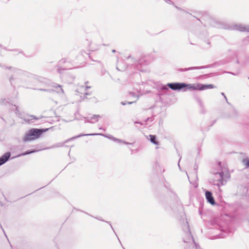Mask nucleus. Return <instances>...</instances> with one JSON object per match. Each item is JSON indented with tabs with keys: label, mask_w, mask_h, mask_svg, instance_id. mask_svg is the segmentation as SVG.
I'll list each match as a JSON object with an SVG mask.
<instances>
[{
	"label": "nucleus",
	"mask_w": 249,
	"mask_h": 249,
	"mask_svg": "<svg viewBox=\"0 0 249 249\" xmlns=\"http://www.w3.org/2000/svg\"><path fill=\"white\" fill-rule=\"evenodd\" d=\"M101 116L99 115H94L91 117L86 118V122L89 123H95L98 121V118H100Z\"/></svg>",
	"instance_id": "a211bd4d"
},
{
	"label": "nucleus",
	"mask_w": 249,
	"mask_h": 249,
	"mask_svg": "<svg viewBox=\"0 0 249 249\" xmlns=\"http://www.w3.org/2000/svg\"><path fill=\"white\" fill-rule=\"evenodd\" d=\"M153 120H154L153 117H148V118H147L145 120V121H144V122H152Z\"/></svg>",
	"instance_id": "2f4dec72"
},
{
	"label": "nucleus",
	"mask_w": 249,
	"mask_h": 249,
	"mask_svg": "<svg viewBox=\"0 0 249 249\" xmlns=\"http://www.w3.org/2000/svg\"><path fill=\"white\" fill-rule=\"evenodd\" d=\"M197 87L198 90H203L210 89H213L215 87L213 84H203L198 83L197 84Z\"/></svg>",
	"instance_id": "dca6fc26"
},
{
	"label": "nucleus",
	"mask_w": 249,
	"mask_h": 249,
	"mask_svg": "<svg viewBox=\"0 0 249 249\" xmlns=\"http://www.w3.org/2000/svg\"><path fill=\"white\" fill-rule=\"evenodd\" d=\"M1 118L2 119V120L4 122H5V120L3 118H2V117H1Z\"/></svg>",
	"instance_id": "3c124183"
},
{
	"label": "nucleus",
	"mask_w": 249,
	"mask_h": 249,
	"mask_svg": "<svg viewBox=\"0 0 249 249\" xmlns=\"http://www.w3.org/2000/svg\"><path fill=\"white\" fill-rule=\"evenodd\" d=\"M39 150H36V149L28 150H27V151H25V152H24L23 153H21L18 154L17 157H19L25 156V155H29V154H31L36 152H37Z\"/></svg>",
	"instance_id": "412c9836"
},
{
	"label": "nucleus",
	"mask_w": 249,
	"mask_h": 249,
	"mask_svg": "<svg viewBox=\"0 0 249 249\" xmlns=\"http://www.w3.org/2000/svg\"><path fill=\"white\" fill-rule=\"evenodd\" d=\"M48 130L46 129H38L33 128L28 131L22 138L24 142L34 141L39 138L43 133Z\"/></svg>",
	"instance_id": "20e7f679"
},
{
	"label": "nucleus",
	"mask_w": 249,
	"mask_h": 249,
	"mask_svg": "<svg viewBox=\"0 0 249 249\" xmlns=\"http://www.w3.org/2000/svg\"><path fill=\"white\" fill-rule=\"evenodd\" d=\"M121 105H122L123 106H125L126 105V102H124V101H122L121 102Z\"/></svg>",
	"instance_id": "a19ab883"
},
{
	"label": "nucleus",
	"mask_w": 249,
	"mask_h": 249,
	"mask_svg": "<svg viewBox=\"0 0 249 249\" xmlns=\"http://www.w3.org/2000/svg\"><path fill=\"white\" fill-rule=\"evenodd\" d=\"M210 24L213 27L219 29L249 32V25L235 23L228 24L213 18L210 19Z\"/></svg>",
	"instance_id": "f03ea898"
},
{
	"label": "nucleus",
	"mask_w": 249,
	"mask_h": 249,
	"mask_svg": "<svg viewBox=\"0 0 249 249\" xmlns=\"http://www.w3.org/2000/svg\"><path fill=\"white\" fill-rule=\"evenodd\" d=\"M149 64V61L145 56L141 57L136 64V69L140 71H144L142 66H147Z\"/></svg>",
	"instance_id": "0eeeda50"
},
{
	"label": "nucleus",
	"mask_w": 249,
	"mask_h": 249,
	"mask_svg": "<svg viewBox=\"0 0 249 249\" xmlns=\"http://www.w3.org/2000/svg\"><path fill=\"white\" fill-rule=\"evenodd\" d=\"M175 7L178 10H181V11H183L181 8L176 6V5H175Z\"/></svg>",
	"instance_id": "ea45409f"
},
{
	"label": "nucleus",
	"mask_w": 249,
	"mask_h": 249,
	"mask_svg": "<svg viewBox=\"0 0 249 249\" xmlns=\"http://www.w3.org/2000/svg\"><path fill=\"white\" fill-rule=\"evenodd\" d=\"M72 63L67 58H62L60 60L57 66V71L63 76L65 71L67 70L72 69Z\"/></svg>",
	"instance_id": "39448f33"
},
{
	"label": "nucleus",
	"mask_w": 249,
	"mask_h": 249,
	"mask_svg": "<svg viewBox=\"0 0 249 249\" xmlns=\"http://www.w3.org/2000/svg\"><path fill=\"white\" fill-rule=\"evenodd\" d=\"M206 199L208 203L212 205L215 204V201L213 196V194L211 191L206 190L205 191Z\"/></svg>",
	"instance_id": "9b49d317"
},
{
	"label": "nucleus",
	"mask_w": 249,
	"mask_h": 249,
	"mask_svg": "<svg viewBox=\"0 0 249 249\" xmlns=\"http://www.w3.org/2000/svg\"><path fill=\"white\" fill-rule=\"evenodd\" d=\"M236 63H237V64H239V60H238V59H237V60H236Z\"/></svg>",
	"instance_id": "49530a36"
},
{
	"label": "nucleus",
	"mask_w": 249,
	"mask_h": 249,
	"mask_svg": "<svg viewBox=\"0 0 249 249\" xmlns=\"http://www.w3.org/2000/svg\"><path fill=\"white\" fill-rule=\"evenodd\" d=\"M131 57L130 55H129L128 57H127V59H129V58H130Z\"/></svg>",
	"instance_id": "8fccbe9b"
},
{
	"label": "nucleus",
	"mask_w": 249,
	"mask_h": 249,
	"mask_svg": "<svg viewBox=\"0 0 249 249\" xmlns=\"http://www.w3.org/2000/svg\"><path fill=\"white\" fill-rule=\"evenodd\" d=\"M70 151H71V150H70V151H69V155H70Z\"/></svg>",
	"instance_id": "6e6d98bb"
},
{
	"label": "nucleus",
	"mask_w": 249,
	"mask_h": 249,
	"mask_svg": "<svg viewBox=\"0 0 249 249\" xmlns=\"http://www.w3.org/2000/svg\"><path fill=\"white\" fill-rule=\"evenodd\" d=\"M229 62V61L228 59H223L219 60L218 61L215 62L214 63H213L212 65H208L207 66H209V68L210 67H215L219 66H222L224 65L227 63H228Z\"/></svg>",
	"instance_id": "f3484780"
},
{
	"label": "nucleus",
	"mask_w": 249,
	"mask_h": 249,
	"mask_svg": "<svg viewBox=\"0 0 249 249\" xmlns=\"http://www.w3.org/2000/svg\"><path fill=\"white\" fill-rule=\"evenodd\" d=\"M228 73L232 74V75H237V73H233V72H229Z\"/></svg>",
	"instance_id": "37998d69"
},
{
	"label": "nucleus",
	"mask_w": 249,
	"mask_h": 249,
	"mask_svg": "<svg viewBox=\"0 0 249 249\" xmlns=\"http://www.w3.org/2000/svg\"><path fill=\"white\" fill-rule=\"evenodd\" d=\"M197 168H198V166L196 165V164L194 166V169L196 171L197 170Z\"/></svg>",
	"instance_id": "79ce46f5"
},
{
	"label": "nucleus",
	"mask_w": 249,
	"mask_h": 249,
	"mask_svg": "<svg viewBox=\"0 0 249 249\" xmlns=\"http://www.w3.org/2000/svg\"><path fill=\"white\" fill-rule=\"evenodd\" d=\"M245 63H249V56L246 58V61Z\"/></svg>",
	"instance_id": "58836bf2"
},
{
	"label": "nucleus",
	"mask_w": 249,
	"mask_h": 249,
	"mask_svg": "<svg viewBox=\"0 0 249 249\" xmlns=\"http://www.w3.org/2000/svg\"><path fill=\"white\" fill-rule=\"evenodd\" d=\"M136 101H132V102H126V104L127 105H131L132 104H133L134 103H136Z\"/></svg>",
	"instance_id": "e433bc0d"
},
{
	"label": "nucleus",
	"mask_w": 249,
	"mask_h": 249,
	"mask_svg": "<svg viewBox=\"0 0 249 249\" xmlns=\"http://www.w3.org/2000/svg\"><path fill=\"white\" fill-rule=\"evenodd\" d=\"M221 95H223V96L224 97L225 99H226V100L227 103L228 104H230V103H229L228 102V101L227 98V97H226V95H225L224 93V92H221Z\"/></svg>",
	"instance_id": "c9c22d12"
},
{
	"label": "nucleus",
	"mask_w": 249,
	"mask_h": 249,
	"mask_svg": "<svg viewBox=\"0 0 249 249\" xmlns=\"http://www.w3.org/2000/svg\"><path fill=\"white\" fill-rule=\"evenodd\" d=\"M11 155L10 152H7L0 157V166L9 160Z\"/></svg>",
	"instance_id": "ddd939ff"
},
{
	"label": "nucleus",
	"mask_w": 249,
	"mask_h": 249,
	"mask_svg": "<svg viewBox=\"0 0 249 249\" xmlns=\"http://www.w3.org/2000/svg\"><path fill=\"white\" fill-rule=\"evenodd\" d=\"M0 104L1 105L6 106L8 104H12L9 99H1L0 100Z\"/></svg>",
	"instance_id": "5701e85b"
},
{
	"label": "nucleus",
	"mask_w": 249,
	"mask_h": 249,
	"mask_svg": "<svg viewBox=\"0 0 249 249\" xmlns=\"http://www.w3.org/2000/svg\"><path fill=\"white\" fill-rule=\"evenodd\" d=\"M14 107H16L15 109V112L16 114V115L18 116V117L20 118H23V117L22 114L19 111L18 107L16 105H14Z\"/></svg>",
	"instance_id": "a878e982"
},
{
	"label": "nucleus",
	"mask_w": 249,
	"mask_h": 249,
	"mask_svg": "<svg viewBox=\"0 0 249 249\" xmlns=\"http://www.w3.org/2000/svg\"><path fill=\"white\" fill-rule=\"evenodd\" d=\"M149 140L151 143L154 144L155 145H157L159 144V142L158 141V140L157 139L156 136L150 134V135H149Z\"/></svg>",
	"instance_id": "4be33fe9"
},
{
	"label": "nucleus",
	"mask_w": 249,
	"mask_h": 249,
	"mask_svg": "<svg viewBox=\"0 0 249 249\" xmlns=\"http://www.w3.org/2000/svg\"><path fill=\"white\" fill-rule=\"evenodd\" d=\"M71 138L70 139H68L66 141H65L64 142H58V143H55V144L53 145L52 146H51V147H50L49 148H47L46 149L62 147V146H63L64 145V143H66L68 142H69V141H70L71 140H72V139H71Z\"/></svg>",
	"instance_id": "aec40b11"
},
{
	"label": "nucleus",
	"mask_w": 249,
	"mask_h": 249,
	"mask_svg": "<svg viewBox=\"0 0 249 249\" xmlns=\"http://www.w3.org/2000/svg\"><path fill=\"white\" fill-rule=\"evenodd\" d=\"M97 135H100L103 136L105 137L108 138L110 140H112L111 137H113L111 135H109V136H107L106 135L102 133H90V134H80L77 136H74L72 137L71 139H75L77 138H80L83 136H97Z\"/></svg>",
	"instance_id": "f8f14e48"
},
{
	"label": "nucleus",
	"mask_w": 249,
	"mask_h": 249,
	"mask_svg": "<svg viewBox=\"0 0 249 249\" xmlns=\"http://www.w3.org/2000/svg\"><path fill=\"white\" fill-rule=\"evenodd\" d=\"M231 111L232 114L230 116V117L231 118L236 117L238 115V113L237 111L234 108H232Z\"/></svg>",
	"instance_id": "bb28decb"
},
{
	"label": "nucleus",
	"mask_w": 249,
	"mask_h": 249,
	"mask_svg": "<svg viewBox=\"0 0 249 249\" xmlns=\"http://www.w3.org/2000/svg\"><path fill=\"white\" fill-rule=\"evenodd\" d=\"M229 231L227 230H224L222 229L221 230V232L219 234H217L215 236V238H224L228 236L229 234Z\"/></svg>",
	"instance_id": "6ab92c4d"
},
{
	"label": "nucleus",
	"mask_w": 249,
	"mask_h": 249,
	"mask_svg": "<svg viewBox=\"0 0 249 249\" xmlns=\"http://www.w3.org/2000/svg\"><path fill=\"white\" fill-rule=\"evenodd\" d=\"M117 69L118 70H120L118 67H117Z\"/></svg>",
	"instance_id": "4d7b16f0"
},
{
	"label": "nucleus",
	"mask_w": 249,
	"mask_h": 249,
	"mask_svg": "<svg viewBox=\"0 0 249 249\" xmlns=\"http://www.w3.org/2000/svg\"><path fill=\"white\" fill-rule=\"evenodd\" d=\"M178 166L179 168H180L179 162L178 163Z\"/></svg>",
	"instance_id": "603ef678"
},
{
	"label": "nucleus",
	"mask_w": 249,
	"mask_h": 249,
	"mask_svg": "<svg viewBox=\"0 0 249 249\" xmlns=\"http://www.w3.org/2000/svg\"><path fill=\"white\" fill-rule=\"evenodd\" d=\"M0 67L4 69L11 70L13 74L9 78V82L12 86H19L26 81V78L30 77L31 73L20 69L12 67H7L0 64Z\"/></svg>",
	"instance_id": "f257e3e1"
},
{
	"label": "nucleus",
	"mask_w": 249,
	"mask_h": 249,
	"mask_svg": "<svg viewBox=\"0 0 249 249\" xmlns=\"http://www.w3.org/2000/svg\"><path fill=\"white\" fill-rule=\"evenodd\" d=\"M160 203L161 204V205H162L166 210H168V207H167L166 203L164 202V199L162 198H160Z\"/></svg>",
	"instance_id": "cd10ccee"
},
{
	"label": "nucleus",
	"mask_w": 249,
	"mask_h": 249,
	"mask_svg": "<svg viewBox=\"0 0 249 249\" xmlns=\"http://www.w3.org/2000/svg\"><path fill=\"white\" fill-rule=\"evenodd\" d=\"M243 163L247 167H249V159L248 158L244 159L243 160Z\"/></svg>",
	"instance_id": "c756f323"
},
{
	"label": "nucleus",
	"mask_w": 249,
	"mask_h": 249,
	"mask_svg": "<svg viewBox=\"0 0 249 249\" xmlns=\"http://www.w3.org/2000/svg\"><path fill=\"white\" fill-rule=\"evenodd\" d=\"M94 218L97 219H98V220H99L105 222V221H104V220H103V219H101L100 218H98V217H94ZM106 222L108 224H109L110 225V227L111 228L112 230L113 231H114V233L115 234V235L117 236L115 231H114V229H113V227H112V225L111 224V223L110 222H107V221H106Z\"/></svg>",
	"instance_id": "c85d7f7f"
},
{
	"label": "nucleus",
	"mask_w": 249,
	"mask_h": 249,
	"mask_svg": "<svg viewBox=\"0 0 249 249\" xmlns=\"http://www.w3.org/2000/svg\"><path fill=\"white\" fill-rule=\"evenodd\" d=\"M29 117H30V118H24L25 120V121H31L33 119H35V120H37L38 118H37L36 116H34V115H30L29 116Z\"/></svg>",
	"instance_id": "7c9ffc66"
},
{
	"label": "nucleus",
	"mask_w": 249,
	"mask_h": 249,
	"mask_svg": "<svg viewBox=\"0 0 249 249\" xmlns=\"http://www.w3.org/2000/svg\"><path fill=\"white\" fill-rule=\"evenodd\" d=\"M99 129H101V130H104V131L105 130L103 128H102V127H100Z\"/></svg>",
	"instance_id": "de8ad7c7"
},
{
	"label": "nucleus",
	"mask_w": 249,
	"mask_h": 249,
	"mask_svg": "<svg viewBox=\"0 0 249 249\" xmlns=\"http://www.w3.org/2000/svg\"><path fill=\"white\" fill-rule=\"evenodd\" d=\"M112 53H115V52H116V51H115V50H113L112 51Z\"/></svg>",
	"instance_id": "09e8293b"
},
{
	"label": "nucleus",
	"mask_w": 249,
	"mask_h": 249,
	"mask_svg": "<svg viewBox=\"0 0 249 249\" xmlns=\"http://www.w3.org/2000/svg\"><path fill=\"white\" fill-rule=\"evenodd\" d=\"M165 1L168 4L174 5V2H173L171 0H165Z\"/></svg>",
	"instance_id": "473e14b6"
},
{
	"label": "nucleus",
	"mask_w": 249,
	"mask_h": 249,
	"mask_svg": "<svg viewBox=\"0 0 249 249\" xmlns=\"http://www.w3.org/2000/svg\"><path fill=\"white\" fill-rule=\"evenodd\" d=\"M134 123L135 124H140L141 125H143L144 124V123L138 121H135Z\"/></svg>",
	"instance_id": "4c0bfd02"
},
{
	"label": "nucleus",
	"mask_w": 249,
	"mask_h": 249,
	"mask_svg": "<svg viewBox=\"0 0 249 249\" xmlns=\"http://www.w3.org/2000/svg\"><path fill=\"white\" fill-rule=\"evenodd\" d=\"M117 238H118V240H119V241L120 243L121 244V241H120V240H119V238L118 237H117Z\"/></svg>",
	"instance_id": "5fc2aeb1"
},
{
	"label": "nucleus",
	"mask_w": 249,
	"mask_h": 249,
	"mask_svg": "<svg viewBox=\"0 0 249 249\" xmlns=\"http://www.w3.org/2000/svg\"><path fill=\"white\" fill-rule=\"evenodd\" d=\"M82 87L84 88L85 90H87L89 89L90 88V87L88 86H86L85 87L84 86H82Z\"/></svg>",
	"instance_id": "f704fd0d"
},
{
	"label": "nucleus",
	"mask_w": 249,
	"mask_h": 249,
	"mask_svg": "<svg viewBox=\"0 0 249 249\" xmlns=\"http://www.w3.org/2000/svg\"><path fill=\"white\" fill-rule=\"evenodd\" d=\"M89 93H88V92H85V96H86V95H89ZM85 98H86V97H85Z\"/></svg>",
	"instance_id": "a18cd8bd"
},
{
	"label": "nucleus",
	"mask_w": 249,
	"mask_h": 249,
	"mask_svg": "<svg viewBox=\"0 0 249 249\" xmlns=\"http://www.w3.org/2000/svg\"><path fill=\"white\" fill-rule=\"evenodd\" d=\"M111 138H112V140L114 141H115V142H121V143H123L125 144H132V143H130V142H126L125 141H124L122 140H121V139H117L114 137H111Z\"/></svg>",
	"instance_id": "b1692460"
},
{
	"label": "nucleus",
	"mask_w": 249,
	"mask_h": 249,
	"mask_svg": "<svg viewBox=\"0 0 249 249\" xmlns=\"http://www.w3.org/2000/svg\"><path fill=\"white\" fill-rule=\"evenodd\" d=\"M161 89L166 91L168 89V88L167 86L163 85L161 87Z\"/></svg>",
	"instance_id": "72a5a7b5"
},
{
	"label": "nucleus",
	"mask_w": 249,
	"mask_h": 249,
	"mask_svg": "<svg viewBox=\"0 0 249 249\" xmlns=\"http://www.w3.org/2000/svg\"><path fill=\"white\" fill-rule=\"evenodd\" d=\"M167 87L173 90L180 91L182 89V83L175 82L168 83Z\"/></svg>",
	"instance_id": "9d476101"
},
{
	"label": "nucleus",
	"mask_w": 249,
	"mask_h": 249,
	"mask_svg": "<svg viewBox=\"0 0 249 249\" xmlns=\"http://www.w3.org/2000/svg\"><path fill=\"white\" fill-rule=\"evenodd\" d=\"M187 231L185 232L186 237L183 238V241L184 243H190L192 242L191 245H189L186 248V249H201L199 246L197 245L194 241L193 236L190 231L188 223L187 222Z\"/></svg>",
	"instance_id": "423d86ee"
},
{
	"label": "nucleus",
	"mask_w": 249,
	"mask_h": 249,
	"mask_svg": "<svg viewBox=\"0 0 249 249\" xmlns=\"http://www.w3.org/2000/svg\"><path fill=\"white\" fill-rule=\"evenodd\" d=\"M194 90H198L197 84H187L186 83H182V87L181 90H182L183 91H186L187 90L191 91Z\"/></svg>",
	"instance_id": "1a4fd4ad"
},
{
	"label": "nucleus",
	"mask_w": 249,
	"mask_h": 249,
	"mask_svg": "<svg viewBox=\"0 0 249 249\" xmlns=\"http://www.w3.org/2000/svg\"><path fill=\"white\" fill-rule=\"evenodd\" d=\"M195 100L199 105L200 113L201 114H205L206 112V109L201 100L198 97H196Z\"/></svg>",
	"instance_id": "4468645a"
},
{
	"label": "nucleus",
	"mask_w": 249,
	"mask_h": 249,
	"mask_svg": "<svg viewBox=\"0 0 249 249\" xmlns=\"http://www.w3.org/2000/svg\"><path fill=\"white\" fill-rule=\"evenodd\" d=\"M52 87L53 88V89H37L40 91H48L51 92L52 91H56L58 93H64V90L62 89V86L60 85H59L56 83H53L52 85Z\"/></svg>",
	"instance_id": "6e6552de"
},
{
	"label": "nucleus",
	"mask_w": 249,
	"mask_h": 249,
	"mask_svg": "<svg viewBox=\"0 0 249 249\" xmlns=\"http://www.w3.org/2000/svg\"><path fill=\"white\" fill-rule=\"evenodd\" d=\"M208 44H210V42H208Z\"/></svg>",
	"instance_id": "13d9d810"
},
{
	"label": "nucleus",
	"mask_w": 249,
	"mask_h": 249,
	"mask_svg": "<svg viewBox=\"0 0 249 249\" xmlns=\"http://www.w3.org/2000/svg\"><path fill=\"white\" fill-rule=\"evenodd\" d=\"M123 248L124 249H125L123 247Z\"/></svg>",
	"instance_id": "bf43d9fd"
},
{
	"label": "nucleus",
	"mask_w": 249,
	"mask_h": 249,
	"mask_svg": "<svg viewBox=\"0 0 249 249\" xmlns=\"http://www.w3.org/2000/svg\"><path fill=\"white\" fill-rule=\"evenodd\" d=\"M129 96L130 97H132L133 98H134L135 99L134 101H137L139 98V94H137L135 92H132V91H130L129 92Z\"/></svg>",
	"instance_id": "393cba45"
},
{
	"label": "nucleus",
	"mask_w": 249,
	"mask_h": 249,
	"mask_svg": "<svg viewBox=\"0 0 249 249\" xmlns=\"http://www.w3.org/2000/svg\"><path fill=\"white\" fill-rule=\"evenodd\" d=\"M197 18V19L198 20H199V21H200V22H201V21H200V19H199V18Z\"/></svg>",
	"instance_id": "864d4df0"
},
{
	"label": "nucleus",
	"mask_w": 249,
	"mask_h": 249,
	"mask_svg": "<svg viewBox=\"0 0 249 249\" xmlns=\"http://www.w3.org/2000/svg\"><path fill=\"white\" fill-rule=\"evenodd\" d=\"M217 171H213V174L215 175V178L210 181V183L213 184L214 185H216L218 187L220 186L224 185L226 181L225 180V178L229 177V174L225 175L224 174L223 169L221 166V162L220 161L218 162L217 165Z\"/></svg>",
	"instance_id": "7ed1b4c3"
},
{
	"label": "nucleus",
	"mask_w": 249,
	"mask_h": 249,
	"mask_svg": "<svg viewBox=\"0 0 249 249\" xmlns=\"http://www.w3.org/2000/svg\"><path fill=\"white\" fill-rule=\"evenodd\" d=\"M209 67V66H200V67H189L187 68H178L177 69V71L179 72H184L186 71L190 70H199V69H202L205 68H207Z\"/></svg>",
	"instance_id": "2eb2a0df"
},
{
	"label": "nucleus",
	"mask_w": 249,
	"mask_h": 249,
	"mask_svg": "<svg viewBox=\"0 0 249 249\" xmlns=\"http://www.w3.org/2000/svg\"><path fill=\"white\" fill-rule=\"evenodd\" d=\"M74 79V77L72 76H71V81H72Z\"/></svg>",
	"instance_id": "c03bdc74"
}]
</instances>
